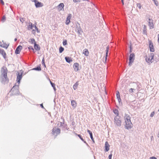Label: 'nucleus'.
Returning a JSON list of instances; mask_svg holds the SVG:
<instances>
[{
    "mask_svg": "<svg viewBox=\"0 0 159 159\" xmlns=\"http://www.w3.org/2000/svg\"><path fill=\"white\" fill-rule=\"evenodd\" d=\"M7 70L6 67H4L1 68V74L0 75V81L3 84L8 83L9 79L7 77Z\"/></svg>",
    "mask_w": 159,
    "mask_h": 159,
    "instance_id": "nucleus-1",
    "label": "nucleus"
},
{
    "mask_svg": "<svg viewBox=\"0 0 159 159\" xmlns=\"http://www.w3.org/2000/svg\"><path fill=\"white\" fill-rule=\"evenodd\" d=\"M124 118L125 123V128L127 129H131L132 127L133 124L131 121L129 115L128 114H125Z\"/></svg>",
    "mask_w": 159,
    "mask_h": 159,
    "instance_id": "nucleus-2",
    "label": "nucleus"
},
{
    "mask_svg": "<svg viewBox=\"0 0 159 159\" xmlns=\"http://www.w3.org/2000/svg\"><path fill=\"white\" fill-rule=\"evenodd\" d=\"M19 85L18 84L16 85L15 84L11 89V91L13 95H16L19 93Z\"/></svg>",
    "mask_w": 159,
    "mask_h": 159,
    "instance_id": "nucleus-3",
    "label": "nucleus"
},
{
    "mask_svg": "<svg viewBox=\"0 0 159 159\" xmlns=\"http://www.w3.org/2000/svg\"><path fill=\"white\" fill-rule=\"evenodd\" d=\"M114 124L118 127L121 125L122 120L121 116H116L114 117Z\"/></svg>",
    "mask_w": 159,
    "mask_h": 159,
    "instance_id": "nucleus-4",
    "label": "nucleus"
},
{
    "mask_svg": "<svg viewBox=\"0 0 159 159\" xmlns=\"http://www.w3.org/2000/svg\"><path fill=\"white\" fill-rule=\"evenodd\" d=\"M154 56V53H151L149 55L148 57H146L145 60L146 62L148 63H149L150 62L152 63L153 61V58Z\"/></svg>",
    "mask_w": 159,
    "mask_h": 159,
    "instance_id": "nucleus-5",
    "label": "nucleus"
},
{
    "mask_svg": "<svg viewBox=\"0 0 159 159\" xmlns=\"http://www.w3.org/2000/svg\"><path fill=\"white\" fill-rule=\"evenodd\" d=\"M135 55L134 53L130 54L129 57V65L130 66H131L132 63L134 62V60Z\"/></svg>",
    "mask_w": 159,
    "mask_h": 159,
    "instance_id": "nucleus-6",
    "label": "nucleus"
},
{
    "mask_svg": "<svg viewBox=\"0 0 159 159\" xmlns=\"http://www.w3.org/2000/svg\"><path fill=\"white\" fill-rule=\"evenodd\" d=\"M60 129L59 128H57L56 127H54L52 130V134L54 135L55 134L57 135L60 134Z\"/></svg>",
    "mask_w": 159,
    "mask_h": 159,
    "instance_id": "nucleus-7",
    "label": "nucleus"
},
{
    "mask_svg": "<svg viewBox=\"0 0 159 159\" xmlns=\"http://www.w3.org/2000/svg\"><path fill=\"white\" fill-rule=\"evenodd\" d=\"M76 30H77V33L79 34H81L83 32V31L82 30L80 26V24L77 22L76 24Z\"/></svg>",
    "mask_w": 159,
    "mask_h": 159,
    "instance_id": "nucleus-8",
    "label": "nucleus"
},
{
    "mask_svg": "<svg viewBox=\"0 0 159 159\" xmlns=\"http://www.w3.org/2000/svg\"><path fill=\"white\" fill-rule=\"evenodd\" d=\"M149 47L150 48V51L151 52H153L155 51V49L154 48L153 44L151 41L150 40L149 41Z\"/></svg>",
    "mask_w": 159,
    "mask_h": 159,
    "instance_id": "nucleus-9",
    "label": "nucleus"
},
{
    "mask_svg": "<svg viewBox=\"0 0 159 159\" xmlns=\"http://www.w3.org/2000/svg\"><path fill=\"white\" fill-rule=\"evenodd\" d=\"M22 73H21L20 74L19 73H18L17 76V83L18 85H19L20 80L22 78Z\"/></svg>",
    "mask_w": 159,
    "mask_h": 159,
    "instance_id": "nucleus-10",
    "label": "nucleus"
},
{
    "mask_svg": "<svg viewBox=\"0 0 159 159\" xmlns=\"http://www.w3.org/2000/svg\"><path fill=\"white\" fill-rule=\"evenodd\" d=\"M148 25L150 27V29H153L154 28V25L153 23V20L150 18H148Z\"/></svg>",
    "mask_w": 159,
    "mask_h": 159,
    "instance_id": "nucleus-11",
    "label": "nucleus"
},
{
    "mask_svg": "<svg viewBox=\"0 0 159 159\" xmlns=\"http://www.w3.org/2000/svg\"><path fill=\"white\" fill-rule=\"evenodd\" d=\"M71 16L72 15L71 14H69L68 15V16H67L66 20L65 23L66 25H68L70 23V20Z\"/></svg>",
    "mask_w": 159,
    "mask_h": 159,
    "instance_id": "nucleus-12",
    "label": "nucleus"
},
{
    "mask_svg": "<svg viewBox=\"0 0 159 159\" xmlns=\"http://www.w3.org/2000/svg\"><path fill=\"white\" fill-rule=\"evenodd\" d=\"M22 48V47L20 45H19L16 48L15 51V53L16 54H19Z\"/></svg>",
    "mask_w": 159,
    "mask_h": 159,
    "instance_id": "nucleus-13",
    "label": "nucleus"
},
{
    "mask_svg": "<svg viewBox=\"0 0 159 159\" xmlns=\"http://www.w3.org/2000/svg\"><path fill=\"white\" fill-rule=\"evenodd\" d=\"M36 8H38L42 7L43 6V4L41 2L37 1L34 4Z\"/></svg>",
    "mask_w": 159,
    "mask_h": 159,
    "instance_id": "nucleus-14",
    "label": "nucleus"
},
{
    "mask_svg": "<svg viewBox=\"0 0 159 159\" xmlns=\"http://www.w3.org/2000/svg\"><path fill=\"white\" fill-rule=\"evenodd\" d=\"M0 54L3 56L4 59L6 58V53L3 49L0 48Z\"/></svg>",
    "mask_w": 159,
    "mask_h": 159,
    "instance_id": "nucleus-15",
    "label": "nucleus"
},
{
    "mask_svg": "<svg viewBox=\"0 0 159 159\" xmlns=\"http://www.w3.org/2000/svg\"><path fill=\"white\" fill-rule=\"evenodd\" d=\"M135 83L137 86L136 89L137 91H140V89L142 87L141 84L140 83L138 82H137Z\"/></svg>",
    "mask_w": 159,
    "mask_h": 159,
    "instance_id": "nucleus-16",
    "label": "nucleus"
},
{
    "mask_svg": "<svg viewBox=\"0 0 159 159\" xmlns=\"http://www.w3.org/2000/svg\"><path fill=\"white\" fill-rule=\"evenodd\" d=\"M79 64L78 63H75L74 64L73 68L75 71H77L79 70L78 66Z\"/></svg>",
    "mask_w": 159,
    "mask_h": 159,
    "instance_id": "nucleus-17",
    "label": "nucleus"
},
{
    "mask_svg": "<svg viewBox=\"0 0 159 159\" xmlns=\"http://www.w3.org/2000/svg\"><path fill=\"white\" fill-rule=\"evenodd\" d=\"M87 132L88 133H89L90 136V138L91 139L93 142L94 143V140L93 136V134L92 132L89 129H87Z\"/></svg>",
    "mask_w": 159,
    "mask_h": 159,
    "instance_id": "nucleus-18",
    "label": "nucleus"
},
{
    "mask_svg": "<svg viewBox=\"0 0 159 159\" xmlns=\"http://www.w3.org/2000/svg\"><path fill=\"white\" fill-rule=\"evenodd\" d=\"M116 98H117V100H118L119 102V103H120V102H121L122 103L121 100L120 98V93L118 91H117V92L116 93Z\"/></svg>",
    "mask_w": 159,
    "mask_h": 159,
    "instance_id": "nucleus-19",
    "label": "nucleus"
},
{
    "mask_svg": "<svg viewBox=\"0 0 159 159\" xmlns=\"http://www.w3.org/2000/svg\"><path fill=\"white\" fill-rule=\"evenodd\" d=\"M34 48L36 51H39L40 50V48L39 45L37 44L36 43H34Z\"/></svg>",
    "mask_w": 159,
    "mask_h": 159,
    "instance_id": "nucleus-20",
    "label": "nucleus"
},
{
    "mask_svg": "<svg viewBox=\"0 0 159 159\" xmlns=\"http://www.w3.org/2000/svg\"><path fill=\"white\" fill-rule=\"evenodd\" d=\"M109 46H108L107 48V49H106V56L105 57V62H106L107 61V57L108 56V53L109 51Z\"/></svg>",
    "mask_w": 159,
    "mask_h": 159,
    "instance_id": "nucleus-21",
    "label": "nucleus"
},
{
    "mask_svg": "<svg viewBox=\"0 0 159 159\" xmlns=\"http://www.w3.org/2000/svg\"><path fill=\"white\" fill-rule=\"evenodd\" d=\"M71 105L73 108H75L76 106L77 103L76 101L74 100H72L71 101Z\"/></svg>",
    "mask_w": 159,
    "mask_h": 159,
    "instance_id": "nucleus-22",
    "label": "nucleus"
},
{
    "mask_svg": "<svg viewBox=\"0 0 159 159\" xmlns=\"http://www.w3.org/2000/svg\"><path fill=\"white\" fill-rule=\"evenodd\" d=\"M64 5L63 3H60L58 6V9L60 11H61L62 10V9H63L64 7Z\"/></svg>",
    "mask_w": 159,
    "mask_h": 159,
    "instance_id": "nucleus-23",
    "label": "nucleus"
},
{
    "mask_svg": "<svg viewBox=\"0 0 159 159\" xmlns=\"http://www.w3.org/2000/svg\"><path fill=\"white\" fill-rule=\"evenodd\" d=\"M65 59L66 61L68 63H70L72 61V60L71 59V57H65Z\"/></svg>",
    "mask_w": 159,
    "mask_h": 159,
    "instance_id": "nucleus-24",
    "label": "nucleus"
},
{
    "mask_svg": "<svg viewBox=\"0 0 159 159\" xmlns=\"http://www.w3.org/2000/svg\"><path fill=\"white\" fill-rule=\"evenodd\" d=\"M109 144L108 143V142H106L105 144V151L106 152H107L109 150Z\"/></svg>",
    "mask_w": 159,
    "mask_h": 159,
    "instance_id": "nucleus-25",
    "label": "nucleus"
},
{
    "mask_svg": "<svg viewBox=\"0 0 159 159\" xmlns=\"http://www.w3.org/2000/svg\"><path fill=\"white\" fill-rule=\"evenodd\" d=\"M32 70H35L36 71H39L41 70V69L40 67V65H38L37 67L33 68L32 69Z\"/></svg>",
    "mask_w": 159,
    "mask_h": 159,
    "instance_id": "nucleus-26",
    "label": "nucleus"
},
{
    "mask_svg": "<svg viewBox=\"0 0 159 159\" xmlns=\"http://www.w3.org/2000/svg\"><path fill=\"white\" fill-rule=\"evenodd\" d=\"M83 54H84L86 56H88L89 55V52L88 49L86 48L84 49L83 50Z\"/></svg>",
    "mask_w": 159,
    "mask_h": 159,
    "instance_id": "nucleus-27",
    "label": "nucleus"
},
{
    "mask_svg": "<svg viewBox=\"0 0 159 159\" xmlns=\"http://www.w3.org/2000/svg\"><path fill=\"white\" fill-rule=\"evenodd\" d=\"M64 120H63V122H60V125L61 127H62V128H65V127H67V125L66 124H65L64 122Z\"/></svg>",
    "mask_w": 159,
    "mask_h": 159,
    "instance_id": "nucleus-28",
    "label": "nucleus"
},
{
    "mask_svg": "<svg viewBox=\"0 0 159 159\" xmlns=\"http://www.w3.org/2000/svg\"><path fill=\"white\" fill-rule=\"evenodd\" d=\"M8 46L9 44H6V46H5L4 43H3V44H2L1 42L0 43V46H1L2 47L7 49L8 48Z\"/></svg>",
    "mask_w": 159,
    "mask_h": 159,
    "instance_id": "nucleus-29",
    "label": "nucleus"
},
{
    "mask_svg": "<svg viewBox=\"0 0 159 159\" xmlns=\"http://www.w3.org/2000/svg\"><path fill=\"white\" fill-rule=\"evenodd\" d=\"M78 85L79 82L78 81L76 82L73 86V89H74V90H75L77 89Z\"/></svg>",
    "mask_w": 159,
    "mask_h": 159,
    "instance_id": "nucleus-30",
    "label": "nucleus"
},
{
    "mask_svg": "<svg viewBox=\"0 0 159 159\" xmlns=\"http://www.w3.org/2000/svg\"><path fill=\"white\" fill-rule=\"evenodd\" d=\"M143 34H147V28L146 26L145 25H144V27L143 28Z\"/></svg>",
    "mask_w": 159,
    "mask_h": 159,
    "instance_id": "nucleus-31",
    "label": "nucleus"
},
{
    "mask_svg": "<svg viewBox=\"0 0 159 159\" xmlns=\"http://www.w3.org/2000/svg\"><path fill=\"white\" fill-rule=\"evenodd\" d=\"M34 25L33 24L31 23H29V26L28 27V29L30 30V29H32V28L33 27H34Z\"/></svg>",
    "mask_w": 159,
    "mask_h": 159,
    "instance_id": "nucleus-32",
    "label": "nucleus"
},
{
    "mask_svg": "<svg viewBox=\"0 0 159 159\" xmlns=\"http://www.w3.org/2000/svg\"><path fill=\"white\" fill-rule=\"evenodd\" d=\"M113 112L116 115V116H119V112L117 109H115L113 110Z\"/></svg>",
    "mask_w": 159,
    "mask_h": 159,
    "instance_id": "nucleus-33",
    "label": "nucleus"
},
{
    "mask_svg": "<svg viewBox=\"0 0 159 159\" xmlns=\"http://www.w3.org/2000/svg\"><path fill=\"white\" fill-rule=\"evenodd\" d=\"M64 50V48L61 46L59 48V52L60 53H62Z\"/></svg>",
    "mask_w": 159,
    "mask_h": 159,
    "instance_id": "nucleus-34",
    "label": "nucleus"
},
{
    "mask_svg": "<svg viewBox=\"0 0 159 159\" xmlns=\"http://www.w3.org/2000/svg\"><path fill=\"white\" fill-rule=\"evenodd\" d=\"M75 134L82 141H84V139L80 135L77 134V133H75Z\"/></svg>",
    "mask_w": 159,
    "mask_h": 159,
    "instance_id": "nucleus-35",
    "label": "nucleus"
},
{
    "mask_svg": "<svg viewBox=\"0 0 159 159\" xmlns=\"http://www.w3.org/2000/svg\"><path fill=\"white\" fill-rule=\"evenodd\" d=\"M30 41H29V42L31 43L32 44L33 43L34 44V43H36L35 39H30Z\"/></svg>",
    "mask_w": 159,
    "mask_h": 159,
    "instance_id": "nucleus-36",
    "label": "nucleus"
},
{
    "mask_svg": "<svg viewBox=\"0 0 159 159\" xmlns=\"http://www.w3.org/2000/svg\"><path fill=\"white\" fill-rule=\"evenodd\" d=\"M42 64L44 66V67H46V66L45 64L44 59V57L42 59Z\"/></svg>",
    "mask_w": 159,
    "mask_h": 159,
    "instance_id": "nucleus-37",
    "label": "nucleus"
},
{
    "mask_svg": "<svg viewBox=\"0 0 159 159\" xmlns=\"http://www.w3.org/2000/svg\"><path fill=\"white\" fill-rule=\"evenodd\" d=\"M137 6L139 7V9H141V5L140 3H137Z\"/></svg>",
    "mask_w": 159,
    "mask_h": 159,
    "instance_id": "nucleus-38",
    "label": "nucleus"
},
{
    "mask_svg": "<svg viewBox=\"0 0 159 159\" xmlns=\"http://www.w3.org/2000/svg\"><path fill=\"white\" fill-rule=\"evenodd\" d=\"M28 48L29 50H33V52L34 51V49L32 46H30L29 47H28Z\"/></svg>",
    "mask_w": 159,
    "mask_h": 159,
    "instance_id": "nucleus-39",
    "label": "nucleus"
},
{
    "mask_svg": "<svg viewBox=\"0 0 159 159\" xmlns=\"http://www.w3.org/2000/svg\"><path fill=\"white\" fill-rule=\"evenodd\" d=\"M5 19H6L5 16H3L2 18V20H1L2 21V22H4L5 21Z\"/></svg>",
    "mask_w": 159,
    "mask_h": 159,
    "instance_id": "nucleus-40",
    "label": "nucleus"
},
{
    "mask_svg": "<svg viewBox=\"0 0 159 159\" xmlns=\"http://www.w3.org/2000/svg\"><path fill=\"white\" fill-rule=\"evenodd\" d=\"M67 44V41L66 40H65L63 41V44L64 46L66 45Z\"/></svg>",
    "mask_w": 159,
    "mask_h": 159,
    "instance_id": "nucleus-41",
    "label": "nucleus"
},
{
    "mask_svg": "<svg viewBox=\"0 0 159 159\" xmlns=\"http://www.w3.org/2000/svg\"><path fill=\"white\" fill-rule=\"evenodd\" d=\"M129 47V49H130L129 53H130L132 52V45L131 44L130 45Z\"/></svg>",
    "mask_w": 159,
    "mask_h": 159,
    "instance_id": "nucleus-42",
    "label": "nucleus"
},
{
    "mask_svg": "<svg viewBox=\"0 0 159 159\" xmlns=\"http://www.w3.org/2000/svg\"><path fill=\"white\" fill-rule=\"evenodd\" d=\"M50 84L52 86V87H54V86H55V84L54 83H53L52 82L51 80H50Z\"/></svg>",
    "mask_w": 159,
    "mask_h": 159,
    "instance_id": "nucleus-43",
    "label": "nucleus"
},
{
    "mask_svg": "<svg viewBox=\"0 0 159 159\" xmlns=\"http://www.w3.org/2000/svg\"><path fill=\"white\" fill-rule=\"evenodd\" d=\"M154 114H155L154 111L152 112V113H151V114H150V116L151 117H152L154 116Z\"/></svg>",
    "mask_w": 159,
    "mask_h": 159,
    "instance_id": "nucleus-44",
    "label": "nucleus"
},
{
    "mask_svg": "<svg viewBox=\"0 0 159 159\" xmlns=\"http://www.w3.org/2000/svg\"><path fill=\"white\" fill-rule=\"evenodd\" d=\"M34 28L37 30V31L38 33H39L40 32L38 30V28L37 27V26L36 25H34Z\"/></svg>",
    "mask_w": 159,
    "mask_h": 159,
    "instance_id": "nucleus-45",
    "label": "nucleus"
},
{
    "mask_svg": "<svg viewBox=\"0 0 159 159\" xmlns=\"http://www.w3.org/2000/svg\"><path fill=\"white\" fill-rule=\"evenodd\" d=\"M135 89H133V88H131L129 89V91L130 92H131V93H133V90H135Z\"/></svg>",
    "mask_w": 159,
    "mask_h": 159,
    "instance_id": "nucleus-46",
    "label": "nucleus"
},
{
    "mask_svg": "<svg viewBox=\"0 0 159 159\" xmlns=\"http://www.w3.org/2000/svg\"><path fill=\"white\" fill-rule=\"evenodd\" d=\"M73 2L75 3L80 2V1H79L78 0H73Z\"/></svg>",
    "mask_w": 159,
    "mask_h": 159,
    "instance_id": "nucleus-47",
    "label": "nucleus"
},
{
    "mask_svg": "<svg viewBox=\"0 0 159 159\" xmlns=\"http://www.w3.org/2000/svg\"><path fill=\"white\" fill-rule=\"evenodd\" d=\"M150 159H157L155 157H150Z\"/></svg>",
    "mask_w": 159,
    "mask_h": 159,
    "instance_id": "nucleus-48",
    "label": "nucleus"
},
{
    "mask_svg": "<svg viewBox=\"0 0 159 159\" xmlns=\"http://www.w3.org/2000/svg\"><path fill=\"white\" fill-rule=\"evenodd\" d=\"M0 1H1V4L2 5H4V2L2 0H0Z\"/></svg>",
    "mask_w": 159,
    "mask_h": 159,
    "instance_id": "nucleus-49",
    "label": "nucleus"
},
{
    "mask_svg": "<svg viewBox=\"0 0 159 159\" xmlns=\"http://www.w3.org/2000/svg\"><path fill=\"white\" fill-rule=\"evenodd\" d=\"M40 107L42 108H43V109H44V107L43 106V104H40Z\"/></svg>",
    "mask_w": 159,
    "mask_h": 159,
    "instance_id": "nucleus-50",
    "label": "nucleus"
},
{
    "mask_svg": "<svg viewBox=\"0 0 159 159\" xmlns=\"http://www.w3.org/2000/svg\"><path fill=\"white\" fill-rule=\"evenodd\" d=\"M75 123L74 121L72 122L71 125H72V126H74L75 125Z\"/></svg>",
    "mask_w": 159,
    "mask_h": 159,
    "instance_id": "nucleus-51",
    "label": "nucleus"
},
{
    "mask_svg": "<svg viewBox=\"0 0 159 159\" xmlns=\"http://www.w3.org/2000/svg\"><path fill=\"white\" fill-rule=\"evenodd\" d=\"M87 145H88V143H87V142L85 141H84H84H83Z\"/></svg>",
    "mask_w": 159,
    "mask_h": 159,
    "instance_id": "nucleus-52",
    "label": "nucleus"
},
{
    "mask_svg": "<svg viewBox=\"0 0 159 159\" xmlns=\"http://www.w3.org/2000/svg\"><path fill=\"white\" fill-rule=\"evenodd\" d=\"M37 0H33L32 1V2H34V4L36 2H37Z\"/></svg>",
    "mask_w": 159,
    "mask_h": 159,
    "instance_id": "nucleus-53",
    "label": "nucleus"
},
{
    "mask_svg": "<svg viewBox=\"0 0 159 159\" xmlns=\"http://www.w3.org/2000/svg\"><path fill=\"white\" fill-rule=\"evenodd\" d=\"M158 42L159 43V34L158 35Z\"/></svg>",
    "mask_w": 159,
    "mask_h": 159,
    "instance_id": "nucleus-54",
    "label": "nucleus"
},
{
    "mask_svg": "<svg viewBox=\"0 0 159 159\" xmlns=\"http://www.w3.org/2000/svg\"><path fill=\"white\" fill-rule=\"evenodd\" d=\"M112 155L111 154H110V159H111Z\"/></svg>",
    "mask_w": 159,
    "mask_h": 159,
    "instance_id": "nucleus-55",
    "label": "nucleus"
},
{
    "mask_svg": "<svg viewBox=\"0 0 159 159\" xmlns=\"http://www.w3.org/2000/svg\"><path fill=\"white\" fill-rule=\"evenodd\" d=\"M53 89H54V91H56V88H55V87L54 86V87H53Z\"/></svg>",
    "mask_w": 159,
    "mask_h": 159,
    "instance_id": "nucleus-56",
    "label": "nucleus"
},
{
    "mask_svg": "<svg viewBox=\"0 0 159 159\" xmlns=\"http://www.w3.org/2000/svg\"><path fill=\"white\" fill-rule=\"evenodd\" d=\"M123 5L124 4V2L123 0H121Z\"/></svg>",
    "mask_w": 159,
    "mask_h": 159,
    "instance_id": "nucleus-57",
    "label": "nucleus"
},
{
    "mask_svg": "<svg viewBox=\"0 0 159 159\" xmlns=\"http://www.w3.org/2000/svg\"><path fill=\"white\" fill-rule=\"evenodd\" d=\"M17 40V39L16 38H15L14 39V40L15 41H16Z\"/></svg>",
    "mask_w": 159,
    "mask_h": 159,
    "instance_id": "nucleus-58",
    "label": "nucleus"
},
{
    "mask_svg": "<svg viewBox=\"0 0 159 159\" xmlns=\"http://www.w3.org/2000/svg\"><path fill=\"white\" fill-rule=\"evenodd\" d=\"M65 128H66V129H67V130H68V129H67V127H65Z\"/></svg>",
    "mask_w": 159,
    "mask_h": 159,
    "instance_id": "nucleus-59",
    "label": "nucleus"
},
{
    "mask_svg": "<svg viewBox=\"0 0 159 159\" xmlns=\"http://www.w3.org/2000/svg\"><path fill=\"white\" fill-rule=\"evenodd\" d=\"M20 20L21 22H22V20H21V19H20Z\"/></svg>",
    "mask_w": 159,
    "mask_h": 159,
    "instance_id": "nucleus-60",
    "label": "nucleus"
},
{
    "mask_svg": "<svg viewBox=\"0 0 159 159\" xmlns=\"http://www.w3.org/2000/svg\"><path fill=\"white\" fill-rule=\"evenodd\" d=\"M20 20L21 22H22V20H21V19H20Z\"/></svg>",
    "mask_w": 159,
    "mask_h": 159,
    "instance_id": "nucleus-61",
    "label": "nucleus"
},
{
    "mask_svg": "<svg viewBox=\"0 0 159 159\" xmlns=\"http://www.w3.org/2000/svg\"><path fill=\"white\" fill-rule=\"evenodd\" d=\"M155 4L156 5V6H157V5H157V3H156V2H155Z\"/></svg>",
    "mask_w": 159,
    "mask_h": 159,
    "instance_id": "nucleus-62",
    "label": "nucleus"
},
{
    "mask_svg": "<svg viewBox=\"0 0 159 159\" xmlns=\"http://www.w3.org/2000/svg\"><path fill=\"white\" fill-rule=\"evenodd\" d=\"M158 137H159V134H158Z\"/></svg>",
    "mask_w": 159,
    "mask_h": 159,
    "instance_id": "nucleus-63",
    "label": "nucleus"
},
{
    "mask_svg": "<svg viewBox=\"0 0 159 159\" xmlns=\"http://www.w3.org/2000/svg\"><path fill=\"white\" fill-rule=\"evenodd\" d=\"M4 43L5 46H6V44H7L6 43Z\"/></svg>",
    "mask_w": 159,
    "mask_h": 159,
    "instance_id": "nucleus-64",
    "label": "nucleus"
}]
</instances>
